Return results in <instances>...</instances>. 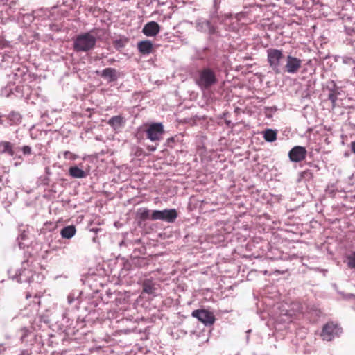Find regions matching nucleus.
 <instances>
[{"label":"nucleus","mask_w":355,"mask_h":355,"mask_svg":"<svg viewBox=\"0 0 355 355\" xmlns=\"http://www.w3.org/2000/svg\"><path fill=\"white\" fill-rule=\"evenodd\" d=\"M63 157L64 159L70 160H75L78 158V156L76 154L68 150L63 153Z\"/></svg>","instance_id":"obj_21"},{"label":"nucleus","mask_w":355,"mask_h":355,"mask_svg":"<svg viewBox=\"0 0 355 355\" xmlns=\"http://www.w3.org/2000/svg\"><path fill=\"white\" fill-rule=\"evenodd\" d=\"M191 316L197 318L205 326H211L214 324L216 318L213 312L202 309L192 311Z\"/></svg>","instance_id":"obj_4"},{"label":"nucleus","mask_w":355,"mask_h":355,"mask_svg":"<svg viewBox=\"0 0 355 355\" xmlns=\"http://www.w3.org/2000/svg\"><path fill=\"white\" fill-rule=\"evenodd\" d=\"M21 150L24 155H30L32 153V149L29 146H24Z\"/></svg>","instance_id":"obj_24"},{"label":"nucleus","mask_w":355,"mask_h":355,"mask_svg":"<svg viewBox=\"0 0 355 355\" xmlns=\"http://www.w3.org/2000/svg\"><path fill=\"white\" fill-rule=\"evenodd\" d=\"M340 94V92L337 89L331 90L328 98L331 101L332 104V107L334 108L336 107V101L338 98V96Z\"/></svg>","instance_id":"obj_18"},{"label":"nucleus","mask_w":355,"mask_h":355,"mask_svg":"<svg viewBox=\"0 0 355 355\" xmlns=\"http://www.w3.org/2000/svg\"><path fill=\"white\" fill-rule=\"evenodd\" d=\"M7 153L10 156L15 155L14 146L9 141H0V154Z\"/></svg>","instance_id":"obj_12"},{"label":"nucleus","mask_w":355,"mask_h":355,"mask_svg":"<svg viewBox=\"0 0 355 355\" xmlns=\"http://www.w3.org/2000/svg\"><path fill=\"white\" fill-rule=\"evenodd\" d=\"M283 58L282 52L279 50L270 49L268 51V61L277 73L281 72V60Z\"/></svg>","instance_id":"obj_6"},{"label":"nucleus","mask_w":355,"mask_h":355,"mask_svg":"<svg viewBox=\"0 0 355 355\" xmlns=\"http://www.w3.org/2000/svg\"><path fill=\"white\" fill-rule=\"evenodd\" d=\"M348 266L355 268V252L348 257Z\"/></svg>","instance_id":"obj_22"},{"label":"nucleus","mask_w":355,"mask_h":355,"mask_svg":"<svg viewBox=\"0 0 355 355\" xmlns=\"http://www.w3.org/2000/svg\"><path fill=\"white\" fill-rule=\"evenodd\" d=\"M160 31L159 25L155 21L147 23L143 28V33L148 37L155 36Z\"/></svg>","instance_id":"obj_10"},{"label":"nucleus","mask_w":355,"mask_h":355,"mask_svg":"<svg viewBox=\"0 0 355 355\" xmlns=\"http://www.w3.org/2000/svg\"><path fill=\"white\" fill-rule=\"evenodd\" d=\"M277 139V131L268 129V142H272Z\"/></svg>","instance_id":"obj_20"},{"label":"nucleus","mask_w":355,"mask_h":355,"mask_svg":"<svg viewBox=\"0 0 355 355\" xmlns=\"http://www.w3.org/2000/svg\"><path fill=\"white\" fill-rule=\"evenodd\" d=\"M218 79L213 69L204 68L198 71V76L196 79V84L202 89H208L216 84Z\"/></svg>","instance_id":"obj_2"},{"label":"nucleus","mask_w":355,"mask_h":355,"mask_svg":"<svg viewBox=\"0 0 355 355\" xmlns=\"http://www.w3.org/2000/svg\"><path fill=\"white\" fill-rule=\"evenodd\" d=\"M107 123L114 129H116L124 123V120L121 116H114L109 119Z\"/></svg>","instance_id":"obj_15"},{"label":"nucleus","mask_w":355,"mask_h":355,"mask_svg":"<svg viewBox=\"0 0 355 355\" xmlns=\"http://www.w3.org/2000/svg\"><path fill=\"white\" fill-rule=\"evenodd\" d=\"M262 134L265 140H266V130H263Z\"/></svg>","instance_id":"obj_27"},{"label":"nucleus","mask_w":355,"mask_h":355,"mask_svg":"<svg viewBox=\"0 0 355 355\" xmlns=\"http://www.w3.org/2000/svg\"><path fill=\"white\" fill-rule=\"evenodd\" d=\"M137 217L142 221L150 219L151 214H150V210L146 208L139 209L137 213Z\"/></svg>","instance_id":"obj_17"},{"label":"nucleus","mask_w":355,"mask_h":355,"mask_svg":"<svg viewBox=\"0 0 355 355\" xmlns=\"http://www.w3.org/2000/svg\"><path fill=\"white\" fill-rule=\"evenodd\" d=\"M164 133V125L161 123H151L146 130L147 138L152 141H159Z\"/></svg>","instance_id":"obj_5"},{"label":"nucleus","mask_w":355,"mask_h":355,"mask_svg":"<svg viewBox=\"0 0 355 355\" xmlns=\"http://www.w3.org/2000/svg\"><path fill=\"white\" fill-rule=\"evenodd\" d=\"M69 175L75 178H83L86 176L85 172L78 166H71L69 169Z\"/></svg>","instance_id":"obj_16"},{"label":"nucleus","mask_w":355,"mask_h":355,"mask_svg":"<svg viewBox=\"0 0 355 355\" xmlns=\"http://www.w3.org/2000/svg\"><path fill=\"white\" fill-rule=\"evenodd\" d=\"M101 76L109 80L110 82L115 81L117 79V71L114 68H106L101 72Z\"/></svg>","instance_id":"obj_13"},{"label":"nucleus","mask_w":355,"mask_h":355,"mask_svg":"<svg viewBox=\"0 0 355 355\" xmlns=\"http://www.w3.org/2000/svg\"><path fill=\"white\" fill-rule=\"evenodd\" d=\"M178 212L175 209L155 210L151 214L150 220H161L168 223H173L178 217Z\"/></svg>","instance_id":"obj_3"},{"label":"nucleus","mask_w":355,"mask_h":355,"mask_svg":"<svg viewBox=\"0 0 355 355\" xmlns=\"http://www.w3.org/2000/svg\"><path fill=\"white\" fill-rule=\"evenodd\" d=\"M155 288L150 282L146 281L143 284V291L148 294H153L154 293Z\"/></svg>","instance_id":"obj_19"},{"label":"nucleus","mask_w":355,"mask_h":355,"mask_svg":"<svg viewBox=\"0 0 355 355\" xmlns=\"http://www.w3.org/2000/svg\"><path fill=\"white\" fill-rule=\"evenodd\" d=\"M306 154L307 151L304 147L296 146L289 151L288 157L291 161L300 162L306 158Z\"/></svg>","instance_id":"obj_9"},{"label":"nucleus","mask_w":355,"mask_h":355,"mask_svg":"<svg viewBox=\"0 0 355 355\" xmlns=\"http://www.w3.org/2000/svg\"><path fill=\"white\" fill-rule=\"evenodd\" d=\"M157 147L155 146H153V145H149L147 147V149L149 150V151H155L156 150Z\"/></svg>","instance_id":"obj_25"},{"label":"nucleus","mask_w":355,"mask_h":355,"mask_svg":"<svg viewBox=\"0 0 355 355\" xmlns=\"http://www.w3.org/2000/svg\"><path fill=\"white\" fill-rule=\"evenodd\" d=\"M302 60L297 58L288 55L286 63L284 67L285 71L288 73H296L302 67Z\"/></svg>","instance_id":"obj_8"},{"label":"nucleus","mask_w":355,"mask_h":355,"mask_svg":"<svg viewBox=\"0 0 355 355\" xmlns=\"http://www.w3.org/2000/svg\"><path fill=\"white\" fill-rule=\"evenodd\" d=\"M352 151L355 154V141L351 143Z\"/></svg>","instance_id":"obj_26"},{"label":"nucleus","mask_w":355,"mask_h":355,"mask_svg":"<svg viewBox=\"0 0 355 355\" xmlns=\"http://www.w3.org/2000/svg\"><path fill=\"white\" fill-rule=\"evenodd\" d=\"M76 227L73 225H69L67 227H64L61 230V236L62 238L64 239H71L76 234Z\"/></svg>","instance_id":"obj_14"},{"label":"nucleus","mask_w":355,"mask_h":355,"mask_svg":"<svg viewBox=\"0 0 355 355\" xmlns=\"http://www.w3.org/2000/svg\"><path fill=\"white\" fill-rule=\"evenodd\" d=\"M9 119L19 122L21 120V116L19 113L12 112L9 114Z\"/></svg>","instance_id":"obj_23"},{"label":"nucleus","mask_w":355,"mask_h":355,"mask_svg":"<svg viewBox=\"0 0 355 355\" xmlns=\"http://www.w3.org/2000/svg\"><path fill=\"white\" fill-rule=\"evenodd\" d=\"M139 51L143 55H148L153 49V43L150 40H143L137 44Z\"/></svg>","instance_id":"obj_11"},{"label":"nucleus","mask_w":355,"mask_h":355,"mask_svg":"<svg viewBox=\"0 0 355 355\" xmlns=\"http://www.w3.org/2000/svg\"><path fill=\"white\" fill-rule=\"evenodd\" d=\"M96 39L91 32L78 35L73 42V49L76 52H86L95 46Z\"/></svg>","instance_id":"obj_1"},{"label":"nucleus","mask_w":355,"mask_h":355,"mask_svg":"<svg viewBox=\"0 0 355 355\" xmlns=\"http://www.w3.org/2000/svg\"><path fill=\"white\" fill-rule=\"evenodd\" d=\"M341 333V329L334 322L327 323L322 328L321 337L324 340L331 341Z\"/></svg>","instance_id":"obj_7"}]
</instances>
